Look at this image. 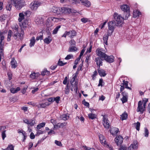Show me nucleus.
Returning <instances> with one entry per match:
<instances>
[{
  "mask_svg": "<svg viewBox=\"0 0 150 150\" xmlns=\"http://www.w3.org/2000/svg\"><path fill=\"white\" fill-rule=\"evenodd\" d=\"M113 17L114 18V21L117 26H120L123 24L124 19L120 15L115 13H114Z\"/></svg>",
  "mask_w": 150,
  "mask_h": 150,
  "instance_id": "1",
  "label": "nucleus"
},
{
  "mask_svg": "<svg viewBox=\"0 0 150 150\" xmlns=\"http://www.w3.org/2000/svg\"><path fill=\"white\" fill-rule=\"evenodd\" d=\"M11 3L14 4V6L18 10L20 9L25 5V2L24 0H12L11 1Z\"/></svg>",
  "mask_w": 150,
  "mask_h": 150,
  "instance_id": "2",
  "label": "nucleus"
},
{
  "mask_svg": "<svg viewBox=\"0 0 150 150\" xmlns=\"http://www.w3.org/2000/svg\"><path fill=\"white\" fill-rule=\"evenodd\" d=\"M69 1L70 3L72 4H77L79 3L80 1L83 5L88 7L91 5V3L87 0H69Z\"/></svg>",
  "mask_w": 150,
  "mask_h": 150,
  "instance_id": "3",
  "label": "nucleus"
},
{
  "mask_svg": "<svg viewBox=\"0 0 150 150\" xmlns=\"http://www.w3.org/2000/svg\"><path fill=\"white\" fill-rule=\"evenodd\" d=\"M146 106L144 105L141 100L138 102V107L137 109V112H140V113L142 114L146 110Z\"/></svg>",
  "mask_w": 150,
  "mask_h": 150,
  "instance_id": "4",
  "label": "nucleus"
},
{
  "mask_svg": "<svg viewBox=\"0 0 150 150\" xmlns=\"http://www.w3.org/2000/svg\"><path fill=\"white\" fill-rule=\"evenodd\" d=\"M76 32L74 30H73L69 31H66L62 37L66 38L67 35H68L70 38H72L76 36Z\"/></svg>",
  "mask_w": 150,
  "mask_h": 150,
  "instance_id": "5",
  "label": "nucleus"
},
{
  "mask_svg": "<svg viewBox=\"0 0 150 150\" xmlns=\"http://www.w3.org/2000/svg\"><path fill=\"white\" fill-rule=\"evenodd\" d=\"M40 3L35 0L32 1L30 5V7L33 10H36L40 6Z\"/></svg>",
  "mask_w": 150,
  "mask_h": 150,
  "instance_id": "6",
  "label": "nucleus"
},
{
  "mask_svg": "<svg viewBox=\"0 0 150 150\" xmlns=\"http://www.w3.org/2000/svg\"><path fill=\"white\" fill-rule=\"evenodd\" d=\"M102 115L103 116V125L105 128L108 129L109 128L110 125L108 122L107 116L106 115Z\"/></svg>",
  "mask_w": 150,
  "mask_h": 150,
  "instance_id": "7",
  "label": "nucleus"
},
{
  "mask_svg": "<svg viewBox=\"0 0 150 150\" xmlns=\"http://www.w3.org/2000/svg\"><path fill=\"white\" fill-rule=\"evenodd\" d=\"M108 29L111 31V33H112L116 26V24L114 21H110L108 23Z\"/></svg>",
  "mask_w": 150,
  "mask_h": 150,
  "instance_id": "8",
  "label": "nucleus"
},
{
  "mask_svg": "<svg viewBox=\"0 0 150 150\" xmlns=\"http://www.w3.org/2000/svg\"><path fill=\"white\" fill-rule=\"evenodd\" d=\"M123 140L122 137L120 135L117 136L115 139V143L117 146L120 145L122 143Z\"/></svg>",
  "mask_w": 150,
  "mask_h": 150,
  "instance_id": "9",
  "label": "nucleus"
},
{
  "mask_svg": "<svg viewBox=\"0 0 150 150\" xmlns=\"http://www.w3.org/2000/svg\"><path fill=\"white\" fill-rule=\"evenodd\" d=\"M96 52L97 55L99 56L101 59H104L106 56V54L102 51L101 49H98L96 50Z\"/></svg>",
  "mask_w": 150,
  "mask_h": 150,
  "instance_id": "10",
  "label": "nucleus"
},
{
  "mask_svg": "<svg viewBox=\"0 0 150 150\" xmlns=\"http://www.w3.org/2000/svg\"><path fill=\"white\" fill-rule=\"evenodd\" d=\"M71 85H69V89L71 90V91H73V89L76 92H77V90L78 89L77 85L78 83L76 81H75L74 84L72 83L71 84Z\"/></svg>",
  "mask_w": 150,
  "mask_h": 150,
  "instance_id": "11",
  "label": "nucleus"
},
{
  "mask_svg": "<svg viewBox=\"0 0 150 150\" xmlns=\"http://www.w3.org/2000/svg\"><path fill=\"white\" fill-rule=\"evenodd\" d=\"M138 142L137 141H134L133 142V143L128 148V149L129 150H132L133 149H136L137 148Z\"/></svg>",
  "mask_w": 150,
  "mask_h": 150,
  "instance_id": "12",
  "label": "nucleus"
},
{
  "mask_svg": "<svg viewBox=\"0 0 150 150\" xmlns=\"http://www.w3.org/2000/svg\"><path fill=\"white\" fill-rule=\"evenodd\" d=\"M61 13L69 14L71 12V9L70 8L63 7L61 8Z\"/></svg>",
  "mask_w": 150,
  "mask_h": 150,
  "instance_id": "13",
  "label": "nucleus"
},
{
  "mask_svg": "<svg viewBox=\"0 0 150 150\" xmlns=\"http://www.w3.org/2000/svg\"><path fill=\"white\" fill-rule=\"evenodd\" d=\"M61 8L53 6L51 9V11L54 13L57 14H61Z\"/></svg>",
  "mask_w": 150,
  "mask_h": 150,
  "instance_id": "14",
  "label": "nucleus"
},
{
  "mask_svg": "<svg viewBox=\"0 0 150 150\" xmlns=\"http://www.w3.org/2000/svg\"><path fill=\"white\" fill-rule=\"evenodd\" d=\"M114 59V57L113 56H108L106 55L103 59L109 63H112L113 62Z\"/></svg>",
  "mask_w": 150,
  "mask_h": 150,
  "instance_id": "15",
  "label": "nucleus"
},
{
  "mask_svg": "<svg viewBox=\"0 0 150 150\" xmlns=\"http://www.w3.org/2000/svg\"><path fill=\"white\" fill-rule=\"evenodd\" d=\"M13 37L16 40L20 39L22 40L23 38L22 35H21L20 33L18 32V33H15L13 35Z\"/></svg>",
  "mask_w": 150,
  "mask_h": 150,
  "instance_id": "16",
  "label": "nucleus"
},
{
  "mask_svg": "<svg viewBox=\"0 0 150 150\" xmlns=\"http://www.w3.org/2000/svg\"><path fill=\"white\" fill-rule=\"evenodd\" d=\"M1 34L0 36V49L1 50H2V49L4 48V42L3 41L4 39V37Z\"/></svg>",
  "mask_w": 150,
  "mask_h": 150,
  "instance_id": "17",
  "label": "nucleus"
},
{
  "mask_svg": "<svg viewBox=\"0 0 150 150\" xmlns=\"http://www.w3.org/2000/svg\"><path fill=\"white\" fill-rule=\"evenodd\" d=\"M120 8L125 12L129 11V7L127 5H122L120 7Z\"/></svg>",
  "mask_w": 150,
  "mask_h": 150,
  "instance_id": "18",
  "label": "nucleus"
},
{
  "mask_svg": "<svg viewBox=\"0 0 150 150\" xmlns=\"http://www.w3.org/2000/svg\"><path fill=\"white\" fill-rule=\"evenodd\" d=\"M67 124V123L64 122V123H58L57 125H54V128L58 129L61 127L63 128Z\"/></svg>",
  "mask_w": 150,
  "mask_h": 150,
  "instance_id": "19",
  "label": "nucleus"
},
{
  "mask_svg": "<svg viewBox=\"0 0 150 150\" xmlns=\"http://www.w3.org/2000/svg\"><path fill=\"white\" fill-rule=\"evenodd\" d=\"M28 25V21L27 20H24L23 22L21 24H20L21 28H26Z\"/></svg>",
  "mask_w": 150,
  "mask_h": 150,
  "instance_id": "20",
  "label": "nucleus"
},
{
  "mask_svg": "<svg viewBox=\"0 0 150 150\" xmlns=\"http://www.w3.org/2000/svg\"><path fill=\"white\" fill-rule=\"evenodd\" d=\"M111 34L110 33L108 32L107 34V35H104L103 36V40L104 42L106 45H108V40L109 36Z\"/></svg>",
  "mask_w": 150,
  "mask_h": 150,
  "instance_id": "21",
  "label": "nucleus"
},
{
  "mask_svg": "<svg viewBox=\"0 0 150 150\" xmlns=\"http://www.w3.org/2000/svg\"><path fill=\"white\" fill-rule=\"evenodd\" d=\"M100 57H97L96 58L95 62H96V64L98 66H99V68H100V66L102 65V59Z\"/></svg>",
  "mask_w": 150,
  "mask_h": 150,
  "instance_id": "22",
  "label": "nucleus"
},
{
  "mask_svg": "<svg viewBox=\"0 0 150 150\" xmlns=\"http://www.w3.org/2000/svg\"><path fill=\"white\" fill-rule=\"evenodd\" d=\"M119 131L118 128L116 127H113L110 130V133L112 135H114L117 134Z\"/></svg>",
  "mask_w": 150,
  "mask_h": 150,
  "instance_id": "23",
  "label": "nucleus"
},
{
  "mask_svg": "<svg viewBox=\"0 0 150 150\" xmlns=\"http://www.w3.org/2000/svg\"><path fill=\"white\" fill-rule=\"evenodd\" d=\"M11 67L13 68H16L17 66V63L15 59L13 58L11 62Z\"/></svg>",
  "mask_w": 150,
  "mask_h": 150,
  "instance_id": "24",
  "label": "nucleus"
},
{
  "mask_svg": "<svg viewBox=\"0 0 150 150\" xmlns=\"http://www.w3.org/2000/svg\"><path fill=\"white\" fill-rule=\"evenodd\" d=\"M49 105V103L47 102L45 103H42L39 104L38 105V107L41 108H45L46 106H48Z\"/></svg>",
  "mask_w": 150,
  "mask_h": 150,
  "instance_id": "25",
  "label": "nucleus"
},
{
  "mask_svg": "<svg viewBox=\"0 0 150 150\" xmlns=\"http://www.w3.org/2000/svg\"><path fill=\"white\" fill-rule=\"evenodd\" d=\"M51 20L55 22H58L59 21H62L63 20H65V19L63 18H55L53 17H52L50 18Z\"/></svg>",
  "mask_w": 150,
  "mask_h": 150,
  "instance_id": "26",
  "label": "nucleus"
},
{
  "mask_svg": "<svg viewBox=\"0 0 150 150\" xmlns=\"http://www.w3.org/2000/svg\"><path fill=\"white\" fill-rule=\"evenodd\" d=\"M99 69L98 68V71L99 75L101 76H105L106 75L105 71L103 69Z\"/></svg>",
  "mask_w": 150,
  "mask_h": 150,
  "instance_id": "27",
  "label": "nucleus"
},
{
  "mask_svg": "<svg viewBox=\"0 0 150 150\" xmlns=\"http://www.w3.org/2000/svg\"><path fill=\"white\" fill-rule=\"evenodd\" d=\"M24 16L25 15L23 12L20 13L19 14V18H18V21L19 22H21L22 21V20L24 19Z\"/></svg>",
  "mask_w": 150,
  "mask_h": 150,
  "instance_id": "28",
  "label": "nucleus"
},
{
  "mask_svg": "<svg viewBox=\"0 0 150 150\" xmlns=\"http://www.w3.org/2000/svg\"><path fill=\"white\" fill-rule=\"evenodd\" d=\"M99 138L100 142L102 144H105L106 140L102 134H100L99 135Z\"/></svg>",
  "mask_w": 150,
  "mask_h": 150,
  "instance_id": "29",
  "label": "nucleus"
},
{
  "mask_svg": "<svg viewBox=\"0 0 150 150\" xmlns=\"http://www.w3.org/2000/svg\"><path fill=\"white\" fill-rule=\"evenodd\" d=\"M39 75L40 74L38 73H33L30 75V77L32 79H35L37 78Z\"/></svg>",
  "mask_w": 150,
  "mask_h": 150,
  "instance_id": "30",
  "label": "nucleus"
},
{
  "mask_svg": "<svg viewBox=\"0 0 150 150\" xmlns=\"http://www.w3.org/2000/svg\"><path fill=\"white\" fill-rule=\"evenodd\" d=\"M52 40V38L50 36H48L44 40L45 43L47 44H49Z\"/></svg>",
  "mask_w": 150,
  "mask_h": 150,
  "instance_id": "31",
  "label": "nucleus"
},
{
  "mask_svg": "<svg viewBox=\"0 0 150 150\" xmlns=\"http://www.w3.org/2000/svg\"><path fill=\"white\" fill-rule=\"evenodd\" d=\"M69 117V115L68 114H63L61 115L60 116V118L64 120H66Z\"/></svg>",
  "mask_w": 150,
  "mask_h": 150,
  "instance_id": "32",
  "label": "nucleus"
},
{
  "mask_svg": "<svg viewBox=\"0 0 150 150\" xmlns=\"http://www.w3.org/2000/svg\"><path fill=\"white\" fill-rule=\"evenodd\" d=\"M35 38L34 37H33L30 40V46L32 47L33 46L35 45Z\"/></svg>",
  "mask_w": 150,
  "mask_h": 150,
  "instance_id": "33",
  "label": "nucleus"
},
{
  "mask_svg": "<svg viewBox=\"0 0 150 150\" xmlns=\"http://www.w3.org/2000/svg\"><path fill=\"white\" fill-rule=\"evenodd\" d=\"M77 50L76 47L74 45L71 46L68 50L69 52H72L76 51Z\"/></svg>",
  "mask_w": 150,
  "mask_h": 150,
  "instance_id": "34",
  "label": "nucleus"
},
{
  "mask_svg": "<svg viewBox=\"0 0 150 150\" xmlns=\"http://www.w3.org/2000/svg\"><path fill=\"white\" fill-rule=\"evenodd\" d=\"M141 14V12L137 10H134L133 11V16L134 18H136L137 16H139Z\"/></svg>",
  "mask_w": 150,
  "mask_h": 150,
  "instance_id": "35",
  "label": "nucleus"
},
{
  "mask_svg": "<svg viewBox=\"0 0 150 150\" xmlns=\"http://www.w3.org/2000/svg\"><path fill=\"white\" fill-rule=\"evenodd\" d=\"M128 82L127 81H125V80H124L123 81V82L121 84V85H122L124 86H125V87L126 88L130 90H131V88H130L128 86Z\"/></svg>",
  "mask_w": 150,
  "mask_h": 150,
  "instance_id": "36",
  "label": "nucleus"
},
{
  "mask_svg": "<svg viewBox=\"0 0 150 150\" xmlns=\"http://www.w3.org/2000/svg\"><path fill=\"white\" fill-rule=\"evenodd\" d=\"M20 90V88L19 87H17L16 88H11L10 89L11 92L13 93H17Z\"/></svg>",
  "mask_w": 150,
  "mask_h": 150,
  "instance_id": "37",
  "label": "nucleus"
},
{
  "mask_svg": "<svg viewBox=\"0 0 150 150\" xmlns=\"http://www.w3.org/2000/svg\"><path fill=\"white\" fill-rule=\"evenodd\" d=\"M12 33V31L11 30H9L8 31V33L7 40L10 41L11 40V38Z\"/></svg>",
  "mask_w": 150,
  "mask_h": 150,
  "instance_id": "38",
  "label": "nucleus"
},
{
  "mask_svg": "<svg viewBox=\"0 0 150 150\" xmlns=\"http://www.w3.org/2000/svg\"><path fill=\"white\" fill-rule=\"evenodd\" d=\"M61 28V25H59L57 26L54 30L52 31V34H55L57 33L58 31L59 28Z\"/></svg>",
  "mask_w": 150,
  "mask_h": 150,
  "instance_id": "39",
  "label": "nucleus"
},
{
  "mask_svg": "<svg viewBox=\"0 0 150 150\" xmlns=\"http://www.w3.org/2000/svg\"><path fill=\"white\" fill-rule=\"evenodd\" d=\"M45 122H42L38 125L37 126V129H39L43 127L45 125Z\"/></svg>",
  "mask_w": 150,
  "mask_h": 150,
  "instance_id": "40",
  "label": "nucleus"
},
{
  "mask_svg": "<svg viewBox=\"0 0 150 150\" xmlns=\"http://www.w3.org/2000/svg\"><path fill=\"white\" fill-rule=\"evenodd\" d=\"M35 123V121L34 120H29L28 123V126H33Z\"/></svg>",
  "mask_w": 150,
  "mask_h": 150,
  "instance_id": "41",
  "label": "nucleus"
},
{
  "mask_svg": "<svg viewBox=\"0 0 150 150\" xmlns=\"http://www.w3.org/2000/svg\"><path fill=\"white\" fill-rule=\"evenodd\" d=\"M69 84H67L66 87L65 89L64 92L65 94H68L69 92Z\"/></svg>",
  "mask_w": 150,
  "mask_h": 150,
  "instance_id": "42",
  "label": "nucleus"
},
{
  "mask_svg": "<svg viewBox=\"0 0 150 150\" xmlns=\"http://www.w3.org/2000/svg\"><path fill=\"white\" fill-rule=\"evenodd\" d=\"M88 116L90 119L92 120L94 119L96 117V115H95L92 113L88 114Z\"/></svg>",
  "mask_w": 150,
  "mask_h": 150,
  "instance_id": "43",
  "label": "nucleus"
},
{
  "mask_svg": "<svg viewBox=\"0 0 150 150\" xmlns=\"http://www.w3.org/2000/svg\"><path fill=\"white\" fill-rule=\"evenodd\" d=\"M127 117V113H124L121 115V118L122 120L126 119Z\"/></svg>",
  "mask_w": 150,
  "mask_h": 150,
  "instance_id": "44",
  "label": "nucleus"
},
{
  "mask_svg": "<svg viewBox=\"0 0 150 150\" xmlns=\"http://www.w3.org/2000/svg\"><path fill=\"white\" fill-rule=\"evenodd\" d=\"M128 97L123 96L122 98L121 99L123 103L127 102V98Z\"/></svg>",
  "mask_w": 150,
  "mask_h": 150,
  "instance_id": "45",
  "label": "nucleus"
},
{
  "mask_svg": "<svg viewBox=\"0 0 150 150\" xmlns=\"http://www.w3.org/2000/svg\"><path fill=\"white\" fill-rule=\"evenodd\" d=\"M36 22L37 24H42L43 23V19L42 18H40L38 20L37 19L36 20Z\"/></svg>",
  "mask_w": 150,
  "mask_h": 150,
  "instance_id": "46",
  "label": "nucleus"
},
{
  "mask_svg": "<svg viewBox=\"0 0 150 150\" xmlns=\"http://www.w3.org/2000/svg\"><path fill=\"white\" fill-rule=\"evenodd\" d=\"M135 127L136 129L139 131V128L140 125V123L138 122L137 123H135Z\"/></svg>",
  "mask_w": 150,
  "mask_h": 150,
  "instance_id": "47",
  "label": "nucleus"
},
{
  "mask_svg": "<svg viewBox=\"0 0 150 150\" xmlns=\"http://www.w3.org/2000/svg\"><path fill=\"white\" fill-rule=\"evenodd\" d=\"M145 132L144 134V136L146 137H148L149 135V131L148 129L146 128L145 127L144 128Z\"/></svg>",
  "mask_w": 150,
  "mask_h": 150,
  "instance_id": "48",
  "label": "nucleus"
},
{
  "mask_svg": "<svg viewBox=\"0 0 150 150\" xmlns=\"http://www.w3.org/2000/svg\"><path fill=\"white\" fill-rule=\"evenodd\" d=\"M49 74V71L47 70H44V71H42L41 74L42 76H44L48 74Z\"/></svg>",
  "mask_w": 150,
  "mask_h": 150,
  "instance_id": "49",
  "label": "nucleus"
},
{
  "mask_svg": "<svg viewBox=\"0 0 150 150\" xmlns=\"http://www.w3.org/2000/svg\"><path fill=\"white\" fill-rule=\"evenodd\" d=\"M72 58H73V56L71 54H70L67 55L65 59L66 60H69Z\"/></svg>",
  "mask_w": 150,
  "mask_h": 150,
  "instance_id": "50",
  "label": "nucleus"
},
{
  "mask_svg": "<svg viewBox=\"0 0 150 150\" xmlns=\"http://www.w3.org/2000/svg\"><path fill=\"white\" fill-rule=\"evenodd\" d=\"M12 5L11 4L8 3L6 7V9L8 10H10L12 6Z\"/></svg>",
  "mask_w": 150,
  "mask_h": 150,
  "instance_id": "51",
  "label": "nucleus"
},
{
  "mask_svg": "<svg viewBox=\"0 0 150 150\" xmlns=\"http://www.w3.org/2000/svg\"><path fill=\"white\" fill-rule=\"evenodd\" d=\"M28 87L27 86H25L21 90V92L23 94H25L26 92V90Z\"/></svg>",
  "mask_w": 150,
  "mask_h": 150,
  "instance_id": "52",
  "label": "nucleus"
},
{
  "mask_svg": "<svg viewBox=\"0 0 150 150\" xmlns=\"http://www.w3.org/2000/svg\"><path fill=\"white\" fill-rule=\"evenodd\" d=\"M126 13H125L124 14L125 15V18H124V19H127L129 17L130 14L129 13V11L126 12Z\"/></svg>",
  "mask_w": 150,
  "mask_h": 150,
  "instance_id": "53",
  "label": "nucleus"
},
{
  "mask_svg": "<svg viewBox=\"0 0 150 150\" xmlns=\"http://www.w3.org/2000/svg\"><path fill=\"white\" fill-rule=\"evenodd\" d=\"M81 21L83 23H86L87 22L89 21L90 20L88 18H83L81 19Z\"/></svg>",
  "mask_w": 150,
  "mask_h": 150,
  "instance_id": "54",
  "label": "nucleus"
},
{
  "mask_svg": "<svg viewBox=\"0 0 150 150\" xmlns=\"http://www.w3.org/2000/svg\"><path fill=\"white\" fill-rule=\"evenodd\" d=\"M6 132V130H4L2 131L1 133V136L3 140H4L5 138L6 137V134H5Z\"/></svg>",
  "mask_w": 150,
  "mask_h": 150,
  "instance_id": "55",
  "label": "nucleus"
},
{
  "mask_svg": "<svg viewBox=\"0 0 150 150\" xmlns=\"http://www.w3.org/2000/svg\"><path fill=\"white\" fill-rule=\"evenodd\" d=\"M6 19V16L5 15H2L0 16V21L3 22Z\"/></svg>",
  "mask_w": 150,
  "mask_h": 150,
  "instance_id": "56",
  "label": "nucleus"
},
{
  "mask_svg": "<svg viewBox=\"0 0 150 150\" xmlns=\"http://www.w3.org/2000/svg\"><path fill=\"white\" fill-rule=\"evenodd\" d=\"M60 98L59 96H57L56 98H54V101H55L57 103H58L60 100Z\"/></svg>",
  "mask_w": 150,
  "mask_h": 150,
  "instance_id": "57",
  "label": "nucleus"
},
{
  "mask_svg": "<svg viewBox=\"0 0 150 150\" xmlns=\"http://www.w3.org/2000/svg\"><path fill=\"white\" fill-rule=\"evenodd\" d=\"M66 63H67L66 62L64 63L62 62V61H59L58 63V65L60 66H63L64 65L66 64Z\"/></svg>",
  "mask_w": 150,
  "mask_h": 150,
  "instance_id": "58",
  "label": "nucleus"
},
{
  "mask_svg": "<svg viewBox=\"0 0 150 150\" xmlns=\"http://www.w3.org/2000/svg\"><path fill=\"white\" fill-rule=\"evenodd\" d=\"M148 101V99L146 98H144L142 102L143 104L144 105L146 106V104Z\"/></svg>",
  "mask_w": 150,
  "mask_h": 150,
  "instance_id": "59",
  "label": "nucleus"
},
{
  "mask_svg": "<svg viewBox=\"0 0 150 150\" xmlns=\"http://www.w3.org/2000/svg\"><path fill=\"white\" fill-rule=\"evenodd\" d=\"M7 150H14V147L12 145H9L7 147Z\"/></svg>",
  "mask_w": 150,
  "mask_h": 150,
  "instance_id": "60",
  "label": "nucleus"
},
{
  "mask_svg": "<svg viewBox=\"0 0 150 150\" xmlns=\"http://www.w3.org/2000/svg\"><path fill=\"white\" fill-rule=\"evenodd\" d=\"M55 143L56 145L59 146H62V145L61 142L57 140L55 141Z\"/></svg>",
  "mask_w": 150,
  "mask_h": 150,
  "instance_id": "61",
  "label": "nucleus"
},
{
  "mask_svg": "<svg viewBox=\"0 0 150 150\" xmlns=\"http://www.w3.org/2000/svg\"><path fill=\"white\" fill-rule=\"evenodd\" d=\"M43 39V35L42 34V35H40L39 36H38L36 37V40H42Z\"/></svg>",
  "mask_w": 150,
  "mask_h": 150,
  "instance_id": "62",
  "label": "nucleus"
},
{
  "mask_svg": "<svg viewBox=\"0 0 150 150\" xmlns=\"http://www.w3.org/2000/svg\"><path fill=\"white\" fill-rule=\"evenodd\" d=\"M69 43L71 44V46L74 45L75 44L76 42L74 40H71L69 42Z\"/></svg>",
  "mask_w": 150,
  "mask_h": 150,
  "instance_id": "63",
  "label": "nucleus"
},
{
  "mask_svg": "<svg viewBox=\"0 0 150 150\" xmlns=\"http://www.w3.org/2000/svg\"><path fill=\"white\" fill-rule=\"evenodd\" d=\"M122 95L123 96H126L128 97V93L125 91L122 92Z\"/></svg>",
  "mask_w": 150,
  "mask_h": 150,
  "instance_id": "64",
  "label": "nucleus"
}]
</instances>
